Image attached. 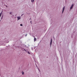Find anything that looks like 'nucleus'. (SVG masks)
Masks as SVG:
<instances>
[{"label":"nucleus","mask_w":77,"mask_h":77,"mask_svg":"<svg viewBox=\"0 0 77 77\" xmlns=\"http://www.w3.org/2000/svg\"><path fill=\"white\" fill-rule=\"evenodd\" d=\"M52 44V39H51V43H50V45H51V44Z\"/></svg>","instance_id":"obj_1"},{"label":"nucleus","mask_w":77,"mask_h":77,"mask_svg":"<svg viewBox=\"0 0 77 77\" xmlns=\"http://www.w3.org/2000/svg\"><path fill=\"white\" fill-rule=\"evenodd\" d=\"M73 4H72V5L71 6V7H70V9H72V8L73 7Z\"/></svg>","instance_id":"obj_2"},{"label":"nucleus","mask_w":77,"mask_h":77,"mask_svg":"<svg viewBox=\"0 0 77 77\" xmlns=\"http://www.w3.org/2000/svg\"><path fill=\"white\" fill-rule=\"evenodd\" d=\"M20 17H17V20H20Z\"/></svg>","instance_id":"obj_3"},{"label":"nucleus","mask_w":77,"mask_h":77,"mask_svg":"<svg viewBox=\"0 0 77 77\" xmlns=\"http://www.w3.org/2000/svg\"><path fill=\"white\" fill-rule=\"evenodd\" d=\"M64 8H65V7H64L63 8V11H62V13H63V11L64 10Z\"/></svg>","instance_id":"obj_4"},{"label":"nucleus","mask_w":77,"mask_h":77,"mask_svg":"<svg viewBox=\"0 0 77 77\" xmlns=\"http://www.w3.org/2000/svg\"><path fill=\"white\" fill-rule=\"evenodd\" d=\"M34 41H36V38L35 37L34 38Z\"/></svg>","instance_id":"obj_5"},{"label":"nucleus","mask_w":77,"mask_h":77,"mask_svg":"<svg viewBox=\"0 0 77 77\" xmlns=\"http://www.w3.org/2000/svg\"><path fill=\"white\" fill-rule=\"evenodd\" d=\"M31 2H34V0H31Z\"/></svg>","instance_id":"obj_6"},{"label":"nucleus","mask_w":77,"mask_h":77,"mask_svg":"<svg viewBox=\"0 0 77 77\" xmlns=\"http://www.w3.org/2000/svg\"><path fill=\"white\" fill-rule=\"evenodd\" d=\"M2 13H1L0 14V17H1V16H2Z\"/></svg>","instance_id":"obj_7"},{"label":"nucleus","mask_w":77,"mask_h":77,"mask_svg":"<svg viewBox=\"0 0 77 77\" xmlns=\"http://www.w3.org/2000/svg\"><path fill=\"white\" fill-rule=\"evenodd\" d=\"M20 26H23V25L22 24H20Z\"/></svg>","instance_id":"obj_8"},{"label":"nucleus","mask_w":77,"mask_h":77,"mask_svg":"<svg viewBox=\"0 0 77 77\" xmlns=\"http://www.w3.org/2000/svg\"><path fill=\"white\" fill-rule=\"evenodd\" d=\"M10 14H11V15H12V12H10Z\"/></svg>","instance_id":"obj_9"},{"label":"nucleus","mask_w":77,"mask_h":77,"mask_svg":"<svg viewBox=\"0 0 77 77\" xmlns=\"http://www.w3.org/2000/svg\"><path fill=\"white\" fill-rule=\"evenodd\" d=\"M28 54H30V53L28 51Z\"/></svg>","instance_id":"obj_10"},{"label":"nucleus","mask_w":77,"mask_h":77,"mask_svg":"<svg viewBox=\"0 0 77 77\" xmlns=\"http://www.w3.org/2000/svg\"><path fill=\"white\" fill-rule=\"evenodd\" d=\"M24 74V72H22V74H23H23Z\"/></svg>","instance_id":"obj_11"},{"label":"nucleus","mask_w":77,"mask_h":77,"mask_svg":"<svg viewBox=\"0 0 77 77\" xmlns=\"http://www.w3.org/2000/svg\"><path fill=\"white\" fill-rule=\"evenodd\" d=\"M24 50H25V51H26V50H25V49H24Z\"/></svg>","instance_id":"obj_12"},{"label":"nucleus","mask_w":77,"mask_h":77,"mask_svg":"<svg viewBox=\"0 0 77 77\" xmlns=\"http://www.w3.org/2000/svg\"><path fill=\"white\" fill-rule=\"evenodd\" d=\"M30 23H32V21H31L30 22Z\"/></svg>","instance_id":"obj_13"},{"label":"nucleus","mask_w":77,"mask_h":77,"mask_svg":"<svg viewBox=\"0 0 77 77\" xmlns=\"http://www.w3.org/2000/svg\"><path fill=\"white\" fill-rule=\"evenodd\" d=\"M31 18H30V20Z\"/></svg>","instance_id":"obj_14"}]
</instances>
